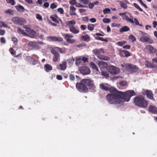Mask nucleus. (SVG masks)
<instances>
[{
  "instance_id": "nucleus-33",
  "label": "nucleus",
  "mask_w": 157,
  "mask_h": 157,
  "mask_svg": "<svg viewBox=\"0 0 157 157\" xmlns=\"http://www.w3.org/2000/svg\"><path fill=\"white\" fill-rule=\"evenodd\" d=\"M17 32L19 34H21L24 35H27V33L25 32L19 28H18Z\"/></svg>"
},
{
  "instance_id": "nucleus-53",
  "label": "nucleus",
  "mask_w": 157,
  "mask_h": 157,
  "mask_svg": "<svg viewBox=\"0 0 157 157\" xmlns=\"http://www.w3.org/2000/svg\"><path fill=\"white\" fill-rule=\"evenodd\" d=\"M75 60V59L72 58H70L67 60V61L69 63H72Z\"/></svg>"
},
{
  "instance_id": "nucleus-19",
  "label": "nucleus",
  "mask_w": 157,
  "mask_h": 157,
  "mask_svg": "<svg viewBox=\"0 0 157 157\" xmlns=\"http://www.w3.org/2000/svg\"><path fill=\"white\" fill-rule=\"evenodd\" d=\"M76 8L74 6H71L70 7V14L71 15H76L75 11Z\"/></svg>"
},
{
  "instance_id": "nucleus-42",
  "label": "nucleus",
  "mask_w": 157,
  "mask_h": 157,
  "mask_svg": "<svg viewBox=\"0 0 157 157\" xmlns=\"http://www.w3.org/2000/svg\"><path fill=\"white\" fill-rule=\"evenodd\" d=\"M102 21L103 22L105 23H109L111 21V20L109 19L106 18H104L102 20Z\"/></svg>"
},
{
  "instance_id": "nucleus-11",
  "label": "nucleus",
  "mask_w": 157,
  "mask_h": 157,
  "mask_svg": "<svg viewBox=\"0 0 157 157\" xmlns=\"http://www.w3.org/2000/svg\"><path fill=\"white\" fill-rule=\"evenodd\" d=\"M79 70L81 73L84 75L89 74L90 72L89 68L86 66H83L80 67Z\"/></svg>"
},
{
  "instance_id": "nucleus-24",
  "label": "nucleus",
  "mask_w": 157,
  "mask_h": 157,
  "mask_svg": "<svg viewBox=\"0 0 157 157\" xmlns=\"http://www.w3.org/2000/svg\"><path fill=\"white\" fill-rule=\"evenodd\" d=\"M69 28L70 31L74 34H77L79 32V31L78 30L76 29L75 27L74 26H71Z\"/></svg>"
},
{
  "instance_id": "nucleus-4",
  "label": "nucleus",
  "mask_w": 157,
  "mask_h": 157,
  "mask_svg": "<svg viewBox=\"0 0 157 157\" xmlns=\"http://www.w3.org/2000/svg\"><path fill=\"white\" fill-rule=\"evenodd\" d=\"M93 53L96 55L97 57L100 59H103L105 60H108L110 59V58L109 57L105 56L103 55H101V52L103 54L104 53V51L103 48H100V49H95L92 51Z\"/></svg>"
},
{
  "instance_id": "nucleus-62",
  "label": "nucleus",
  "mask_w": 157,
  "mask_h": 157,
  "mask_svg": "<svg viewBox=\"0 0 157 157\" xmlns=\"http://www.w3.org/2000/svg\"><path fill=\"white\" fill-rule=\"evenodd\" d=\"M120 84L122 86H124L127 84V82L125 81H121L120 82Z\"/></svg>"
},
{
  "instance_id": "nucleus-48",
  "label": "nucleus",
  "mask_w": 157,
  "mask_h": 157,
  "mask_svg": "<svg viewBox=\"0 0 157 157\" xmlns=\"http://www.w3.org/2000/svg\"><path fill=\"white\" fill-rule=\"evenodd\" d=\"M129 38L132 40L133 42L136 40L135 37L132 35H131L129 36Z\"/></svg>"
},
{
  "instance_id": "nucleus-63",
  "label": "nucleus",
  "mask_w": 157,
  "mask_h": 157,
  "mask_svg": "<svg viewBox=\"0 0 157 157\" xmlns=\"http://www.w3.org/2000/svg\"><path fill=\"white\" fill-rule=\"evenodd\" d=\"M123 48L124 49H129L130 48V46L129 45H126L123 46Z\"/></svg>"
},
{
  "instance_id": "nucleus-44",
  "label": "nucleus",
  "mask_w": 157,
  "mask_h": 157,
  "mask_svg": "<svg viewBox=\"0 0 157 157\" xmlns=\"http://www.w3.org/2000/svg\"><path fill=\"white\" fill-rule=\"evenodd\" d=\"M101 73L102 75L105 77H109V75L107 72L102 71Z\"/></svg>"
},
{
  "instance_id": "nucleus-8",
  "label": "nucleus",
  "mask_w": 157,
  "mask_h": 157,
  "mask_svg": "<svg viewBox=\"0 0 157 157\" xmlns=\"http://www.w3.org/2000/svg\"><path fill=\"white\" fill-rule=\"evenodd\" d=\"M143 35L140 38V40L143 42H148V43L151 44L153 43V41L148 37L147 33L142 32Z\"/></svg>"
},
{
  "instance_id": "nucleus-9",
  "label": "nucleus",
  "mask_w": 157,
  "mask_h": 157,
  "mask_svg": "<svg viewBox=\"0 0 157 157\" xmlns=\"http://www.w3.org/2000/svg\"><path fill=\"white\" fill-rule=\"evenodd\" d=\"M107 70L110 73L113 75L117 74L120 72V69L119 68L112 65L108 66Z\"/></svg>"
},
{
  "instance_id": "nucleus-6",
  "label": "nucleus",
  "mask_w": 157,
  "mask_h": 157,
  "mask_svg": "<svg viewBox=\"0 0 157 157\" xmlns=\"http://www.w3.org/2000/svg\"><path fill=\"white\" fill-rule=\"evenodd\" d=\"M76 86L78 90L81 92L85 93L88 90L87 87L86 86L85 83L82 82V80L81 82L77 83Z\"/></svg>"
},
{
  "instance_id": "nucleus-50",
  "label": "nucleus",
  "mask_w": 157,
  "mask_h": 157,
  "mask_svg": "<svg viewBox=\"0 0 157 157\" xmlns=\"http://www.w3.org/2000/svg\"><path fill=\"white\" fill-rule=\"evenodd\" d=\"M124 55L126 57H128L130 56V53L126 50H124Z\"/></svg>"
},
{
  "instance_id": "nucleus-10",
  "label": "nucleus",
  "mask_w": 157,
  "mask_h": 157,
  "mask_svg": "<svg viewBox=\"0 0 157 157\" xmlns=\"http://www.w3.org/2000/svg\"><path fill=\"white\" fill-rule=\"evenodd\" d=\"M63 36L64 37L66 41L69 44H73L75 42V40L71 39L74 37L73 35L71 34L66 33L64 34Z\"/></svg>"
},
{
  "instance_id": "nucleus-16",
  "label": "nucleus",
  "mask_w": 157,
  "mask_h": 157,
  "mask_svg": "<svg viewBox=\"0 0 157 157\" xmlns=\"http://www.w3.org/2000/svg\"><path fill=\"white\" fill-rule=\"evenodd\" d=\"M145 94L147 98L153 100H154L152 91L150 90H145Z\"/></svg>"
},
{
  "instance_id": "nucleus-27",
  "label": "nucleus",
  "mask_w": 157,
  "mask_h": 157,
  "mask_svg": "<svg viewBox=\"0 0 157 157\" xmlns=\"http://www.w3.org/2000/svg\"><path fill=\"white\" fill-rule=\"evenodd\" d=\"M52 66L49 64H46L45 65L44 69L45 71L48 72L52 69Z\"/></svg>"
},
{
  "instance_id": "nucleus-37",
  "label": "nucleus",
  "mask_w": 157,
  "mask_h": 157,
  "mask_svg": "<svg viewBox=\"0 0 157 157\" xmlns=\"http://www.w3.org/2000/svg\"><path fill=\"white\" fill-rule=\"evenodd\" d=\"M41 48V47H40L39 45L37 44L35 42V44L34 46V48H33V50H38L40 49Z\"/></svg>"
},
{
  "instance_id": "nucleus-31",
  "label": "nucleus",
  "mask_w": 157,
  "mask_h": 157,
  "mask_svg": "<svg viewBox=\"0 0 157 157\" xmlns=\"http://www.w3.org/2000/svg\"><path fill=\"white\" fill-rule=\"evenodd\" d=\"M5 13H7L9 14L10 15H13V10L10 9H8L5 11Z\"/></svg>"
},
{
  "instance_id": "nucleus-36",
  "label": "nucleus",
  "mask_w": 157,
  "mask_h": 157,
  "mask_svg": "<svg viewBox=\"0 0 157 157\" xmlns=\"http://www.w3.org/2000/svg\"><path fill=\"white\" fill-rule=\"evenodd\" d=\"M59 58V55L58 53L54 55V57L53 59V60L54 62H56Z\"/></svg>"
},
{
  "instance_id": "nucleus-23",
  "label": "nucleus",
  "mask_w": 157,
  "mask_h": 157,
  "mask_svg": "<svg viewBox=\"0 0 157 157\" xmlns=\"http://www.w3.org/2000/svg\"><path fill=\"white\" fill-rule=\"evenodd\" d=\"M76 22L74 20H72L71 21H69L67 22L66 26L68 27L69 28L71 27V26H73L74 25L76 24Z\"/></svg>"
},
{
  "instance_id": "nucleus-45",
  "label": "nucleus",
  "mask_w": 157,
  "mask_h": 157,
  "mask_svg": "<svg viewBox=\"0 0 157 157\" xmlns=\"http://www.w3.org/2000/svg\"><path fill=\"white\" fill-rule=\"evenodd\" d=\"M126 41H119L117 42L116 44L117 45L120 46H122L125 43H126Z\"/></svg>"
},
{
  "instance_id": "nucleus-47",
  "label": "nucleus",
  "mask_w": 157,
  "mask_h": 157,
  "mask_svg": "<svg viewBox=\"0 0 157 157\" xmlns=\"http://www.w3.org/2000/svg\"><path fill=\"white\" fill-rule=\"evenodd\" d=\"M36 18L39 20L42 21V16L39 14H36Z\"/></svg>"
},
{
  "instance_id": "nucleus-14",
  "label": "nucleus",
  "mask_w": 157,
  "mask_h": 157,
  "mask_svg": "<svg viewBox=\"0 0 157 157\" xmlns=\"http://www.w3.org/2000/svg\"><path fill=\"white\" fill-rule=\"evenodd\" d=\"M119 3V5L121 8L124 9H126L127 8V4H129L128 1L127 0H124L123 1H118L117 2Z\"/></svg>"
},
{
  "instance_id": "nucleus-57",
  "label": "nucleus",
  "mask_w": 157,
  "mask_h": 157,
  "mask_svg": "<svg viewBox=\"0 0 157 157\" xmlns=\"http://www.w3.org/2000/svg\"><path fill=\"white\" fill-rule=\"evenodd\" d=\"M89 8L90 9H92L94 6V4L92 3H90L89 4Z\"/></svg>"
},
{
  "instance_id": "nucleus-35",
  "label": "nucleus",
  "mask_w": 157,
  "mask_h": 157,
  "mask_svg": "<svg viewBox=\"0 0 157 157\" xmlns=\"http://www.w3.org/2000/svg\"><path fill=\"white\" fill-rule=\"evenodd\" d=\"M82 61L81 58L80 57L77 58L76 59L75 64L77 66H78L81 63Z\"/></svg>"
},
{
  "instance_id": "nucleus-52",
  "label": "nucleus",
  "mask_w": 157,
  "mask_h": 157,
  "mask_svg": "<svg viewBox=\"0 0 157 157\" xmlns=\"http://www.w3.org/2000/svg\"><path fill=\"white\" fill-rule=\"evenodd\" d=\"M57 6L56 5L55 3H53L50 5V8L52 9H54L56 8Z\"/></svg>"
},
{
  "instance_id": "nucleus-43",
  "label": "nucleus",
  "mask_w": 157,
  "mask_h": 157,
  "mask_svg": "<svg viewBox=\"0 0 157 157\" xmlns=\"http://www.w3.org/2000/svg\"><path fill=\"white\" fill-rule=\"evenodd\" d=\"M134 6L137 9L139 10L140 11H143V10L136 3H133Z\"/></svg>"
},
{
  "instance_id": "nucleus-39",
  "label": "nucleus",
  "mask_w": 157,
  "mask_h": 157,
  "mask_svg": "<svg viewBox=\"0 0 157 157\" xmlns=\"http://www.w3.org/2000/svg\"><path fill=\"white\" fill-rule=\"evenodd\" d=\"M110 10L109 8H106L103 10V12L104 14H105L110 13Z\"/></svg>"
},
{
  "instance_id": "nucleus-32",
  "label": "nucleus",
  "mask_w": 157,
  "mask_h": 157,
  "mask_svg": "<svg viewBox=\"0 0 157 157\" xmlns=\"http://www.w3.org/2000/svg\"><path fill=\"white\" fill-rule=\"evenodd\" d=\"M0 23L2 27L7 28L8 29L10 28V27H8V25L3 21H0Z\"/></svg>"
},
{
  "instance_id": "nucleus-58",
  "label": "nucleus",
  "mask_w": 157,
  "mask_h": 157,
  "mask_svg": "<svg viewBox=\"0 0 157 157\" xmlns=\"http://www.w3.org/2000/svg\"><path fill=\"white\" fill-rule=\"evenodd\" d=\"M89 20L91 23H95L96 21V19L94 18H92L90 19Z\"/></svg>"
},
{
  "instance_id": "nucleus-60",
  "label": "nucleus",
  "mask_w": 157,
  "mask_h": 157,
  "mask_svg": "<svg viewBox=\"0 0 157 157\" xmlns=\"http://www.w3.org/2000/svg\"><path fill=\"white\" fill-rule=\"evenodd\" d=\"M82 20L83 21L88 22V21L89 18L88 17H85L82 18Z\"/></svg>"
},
{
  "instance_id": "nucleus-22",
  "label": "nucleus",
  "mask_w": 157,
  "mask_h": 157,
  "mask_svg": "<svg viewBox=\"0 0 157 157\" xmlns=\"http://www.w3.org/2000/svg\"><path fill=\"white\" fill-rule=\"evenodd\" d=\"M15 7L18 11L21 12H24L25 10L24 7L20 5L16 6Z\"/></svg>"
},
{
  "instance_id": "nucleus-49",
  "label": "nucleus",
  "mask_w": 157,
  "mask_h": 157,
  "mask_svg": "<svg viewBox=\"0 0 157 157\" xmlns=\"http://www.w3.org/2000/svg\"><path fill=\"white\" fill-rule=\"evenodd\" d=\"M50 17L53 21L56 23H58V21L57 20V19L55 18V17L52 16H51Z\"/></svg>"
},
{
  "instance_id": "nucleus-40",
  "label": "nucleus",
  "mask_w": 157,
  "mask_h": 157,
  "mask_svg": "<svg viewBox=\"0 0 157 157\" xmlns=\"http://www.w3.org/2000/svg\"><path fill=\"white\" fill-rule=\"evenodd\" d=\"M7 3L10 4L12 6L15 4V2L14 0H6Z\"/></svg>"
},
{
  "instance_id": "nucleus-64",
  "label": "nucleus",
  "mask_w": 157,
  "mask_h": 157,
  "mask_svg": "<svg viewBox=\"0 0 157 157\" xmlns=\"http://www.w3.org/2000/svg\"><path fill=\"white\" fill-rule=\"evenodd\" d=\"M38 45V44H44V43L42 41H40L39 40L37 41V42H35Z\"/></svg>"
},
{
  "instance_id": "nucleus-17",
  "label": "nucleus",
  "mask_w": 157,
  "mask_h": 157,
  "mask_svg": "<svg viewBox=\"0 0 157 157\" xmlns=\"http://www.w3.org/2000/svg\"><path fill=\"white\" fill-rule=\"evenodd\" d=\"M90 66L94 70L96 74H98L100 73V71L98 68L97 66L93 63L91 62L90 64Z\"/></svg>"
},
{
  "instance_id": "nucleus-61",
  "label": "nucleus",
  "mask_w": 157,
  "mask_h": 157,
  "mask_svg": "<svg viewBox=\"0 0 157 157\" xmlns=\"http://www.w3.org/2000/svg\"><path fill=\"white\" fill-rule=\"evenodd\" d=\"M5 31L4 30L1 29L0 30V35H4L5 33Z\"/></svg>"
},
{
  "instance_id": "nucleus-2",
  "label": "nucleus",
  "mask_w": 157,
  "mask_h": 157,
  "mask_svg": "<svg viewBox=\"0 0 157 157\" xmlns=\"http://www.w3.org/2000/svg\"><path fill=\"white\" fill-rule=\"evenodd\" d=\"M134 102L136 105L144 108H146L148 105L147 101L142 96L135 97L134 99Z\"/></svg>"
},
{
  "instance_id": "nucleus-3",
  "label": "nucleus",
  "mask_w": 157,
  "mask_h": 157,
  "mask_svg": "<svg viewBox=\"0 0 157 157\" xmlns=\"http://www.w3.org/2000/svg\"><path fill=\"white\" fill-rule=\"evenodd\" d=\"M121 66L130 73L135 72L139 70L138 67L136 66L129 63L121 64Z\"/></svg>"
},
{
  "instance_id": "nucleus-29",
  "label": "nucleus",
  "mask_w": 157,
  "mask_h": 157,
  "mask_svg": "<svg viewBox=\"0 0 157 157\" xmlns=\"http://www.w3.org/2000/svg\"><path fill=\"white\" fill-rule=\"evenodd\" d=\"M129 30V28L128 27L126 26H124L122 28L120 29L119 31L121 33H122L124 32H126Z\"/></svg>"
},
{
  "instance_id": "nucleus-25",
  "label": "nucleus",
  "mask_w": 157,
  "mask_h": 157,
  "mask_svg": "<svg viewBox=\"0 0 157 157\" xmlns=\"http://www.w3.org/2000/svg\"><path fill=\"white\" fill-rule=\"evenodd\" d=\"M145 66L149 68H153L155 67V66L154 64L148 61H146L145 62Z\"/></svg>"
},
{
  "instance_id": "nucleus-20",
  "label": "nucleus",
  "mask_w": 157,
  "mask_h": 157,
  "mask_svg": "<svg viewBox=\"0 0 157 157\" xmlns=\"http://www.w3.org/2000/svg\"><path fill=\"white\" fill-rule=\"evenodd\" d=\"M98 64L101 69L106 68L107 65V63L104 62H98Z\"/></svg>"
},
{
  "instance_id": "nucleus-1",
  "label": "nucleus",
  "mask_w": 157,
  "mask_h": 157,
  "mask_svg": "<svg viewBox=\"0 0 157 157\" xmlns=\"http://www.w3.org/2000/svg\"><path fill=\"white\" fill-rule=\"evenodd\" d=\"M99 87L102 90H110V93L106 95V98L108 102L111 104L120 105L125 101H128L132 96L136 95L133 90H128L124 92L118 91L115 89H110L109 85L106 83H101Z\"/></svg>"
},
{
  "instance_id": "nucleus-21",
  "label": "nucleus",
  "mask_w": 157,
  "mask_h": 157,
  "mask_svg": "<svg viewBox=\"0 0 157 157\" xmlns=\"http://www.w3.org/2000/svg\"><path fill=\"white\" fill-rule=\"evenodd\" d=\"M149 110L153 113H157V108L154 106H150L149 108Z\"/></svg>"
},
{
  "instance_id": "nucleus-55",
  "label": "nucleus",
  "mask_w": 157,
  "mask_h": 157,
  "mask_svg": "<svg viewBox=\"0 0 157 157\" xmlns=\"http://www.w3.org/2000/svg\"><path fill=\"white\" fill-rule=\"evenodd\" d=\"M69 3L71 5H75L77 4L76 0H72L70 1Z\"/></svg>"
},
{
  "instance_id": "nucleus-46",
  "label": "nucleus",
  "mask_w": 157,
  "mask_h": 157,
  "mask_svg": "<svg viewBox=\"0 0 157 157\" xmlns=\"http://www.w3.org/2000/svg\"><path fill=\"white\" fill-rule=\"evenodd\" d=\"M57 48H53L52 50H51V53L54 55H56V54H57V53H57V52H56V51H57Z\"/></svg>"
},
{
  "instance_id": "nucleus-26",
  "label": "nucleus",
  "mask_w": 157,
  "mask_h": 157,
  "mask_svg": "<svg viewBox=\"0 0 157 157\" xmlns=\"http://www.w3.org/2000/svg\"><path fill=\"white\" fill-rule=\"evenodd\" d=\"M90 37L88 35H86L81 36V39L83 41L86 42L89 41L90 40Z\"/></svg>"
},
{
  "instance_id": "nucleus-51",
  "label": "nucleus",
  "mask_w": 157,
  "mask_h": 157,
  "mask_svg": "<svg viewBox=\"0 0 157 157\" xmlns=\"http://www.w3.org/2000/svg\"><path fill=\"white\" fill-rule=\"evenodd\" d=\"M80 1L82 2L83 3L86 5L88 4L89 2V0H79Z\"/></svg>"
},
{
  "instance_id": "nucleus-30",
  "label": "nucleus",
  "mask_w": 157,
  "mask_h": 157,
  "mask_svg": "<svg viewBox=\"0 0 157 157\" xmlns=\"http://www.w3.org/2000/svg\"><path fill=\"white\" fill-rule=\"evenodd\" d=\"M35 42H33L32 41H30L28 44V46L29 47H31L32 50L34 47V45L35 44Z\"/></svg>"
},
{
  "instance_id": "nucleus-7",
  "label": "nucleus",
  "mask_w": 157,
  "mask_h": 157,
  "mask_svg": "<svg viewBox=\"0 0 157 157\" xmlns=\"http://www.w3.org/2000/svg\"><path fill=\"white\" fill-rule=\"evenodd\" d=\"M82 82L85 83L88 89L94 90L95 88L96 87L93 81L90 79H85L82 80Z\"/></svg>"
},
{
  "instance_id": "nucleus-18",
  "label": "nucleus",
  "mask_w": 157,
  "mask_h": 157,
  "mask_svg": "<svg viewBox=\"0 0 157 157\" xmlns=\"http://www.w3.org/2000/svg\"><path fill=\"white\" fill-rule=\"evenodd\" d=\"M146 48L152 53H155L157 51V49L151 45H148L146 46Z\"/></svg>"
},
{
  "instance_id": "nucleus-12",
  "label": "nucleus",
  "mask_w": 157,
  "mask_h": 157,
  "mask_svg": "<svg viewBox=\"0 0 157 157\" xmlns=\"http://www.w3.org/2000/svg\"><path fill=\"white\" fill-rule=\"evenodd\" d=\"M47 40L49 41H58L59 42L62 41L63 39L60 37L48 36L47 37Z\"/></svg>"
},
{
  "instance_id": "nucleus-13",
  "label": "nucleus",
  "mask_w": 157,
  "mask_h": 157,
  "mask_svg": "<svg viewBox=\"0 0 157 157\" xmlns=\"http://www.w3.org/2000/svg\"><path fill=\"white\" fill-rule=\"evenodd\" d=\"M126 13V12H124L123 13H120L119 14V15L122 17L123 19L127 21H128L131 23H134V21L133 20L132 18H129L125 14Z\"/></svg>"
},
{
  "instance_id": "nucleus-38",
  "label": "nucleus",
  "mask_w": 157,
  "mask_h": 157,
  "mask_svg": "<svg viewBox=\"0 0 157 157\" xmlns=\"http://www.w3.org/2000/svg\"><path fill=\"white\" fill-rule=\"evenodd\" d=\"M95 39L98 40H101L102 41H104L105 42H107L108 40L107 39H104V38L102 37H96Z\"/></svg>"
},
{
  "instance_id": "nucleus-41",
  "label": "nucleus",
  "mask_w": 157,
  "mask_h": 157,
  "mask_svg": "<svg viewBox=\"0 0 157 157\" xmlns=\"http://www.w3.org/2000/svg\"><path fill=\"white\" fill-rule=\"evenodd\" d=\"M119 54L120 55L123 57H124V50H122L121 49H120L119 50Z\"/></svg>"
},
{
  "instance_id": "nucleus-34",
  "label": "nucleus",
  "mask_w": 157,
  "mask_h": 157,
  "mask_svg": "<svg viewBox=\"0 0 157 157\" xmlns=\"http://www.w3.org/2000/svg\"><path fill=\"white\" fill-rule=\"evenodd\" d=\"M88 29L90 31H92L94 30V25L90 24L88 25Z\"/></svg>"
},
{
  "instance_id": "nucleus-54",
  "label": "nucleus",
  "mask_w": 157,
  "mask_h": 157,
  "mask_svg": "<svg viewBox=\"0 0 157 157\" xmlns=\"http://www.w3.org/2000/svg\"><path fill=\"white\" fill-rule=\"evenodd\" d=\"M58 11L61 14H63L64 13V10L62 8H60L58 9Z\"/></svg>"
},
{
  "instance_id": "nucleus-59",
  "label": "nucleus",
  "mask_w": 157,
  "mask_h": 157,
  "mask_svg": "<svg viewBox=\"0 0 157 157\" xmlns=\"http://www.w3.org/2000/svg\"><path fill=\"white\" fill-rule=\"evenodd\" d=\"M69 78L72 81H73L75 78L74 76L71 74L69 75Z\"/></svg>"
},
{
  "instance_id": "nucleus-15",
  "label": "nucleus",
  "mask_w": 157,
  "mask_h": 157,
  "mask_svg": "<svg viewBox=\"0 0 157 157\" xmlns=\"http://www.w3.org/2000/svg\"><path fill=\"white\" fill-rule=\"evenodd\" d=\"M26 31L27 33L26 35L32 38L34 37L36 34L35 31L30 29H29L28 30H26Z\"/></svg>"
},
{
  "instance_id": "nucleus-5",
  "label": "nucleus",
  "mask_w": 157,
  "mask_h": 157,
  "mask_svg": "<svg viewBox=\"0 0 157 157\" xmlns=\"http://www.w3.org/2000/svg\"><path fill=\"white\" fill-rule=\"evenodd\" d=\"M12 22L16 25H22L26 23V21L25 19L23 18L20 17H18L13 18L11 20Z\"/></svg>"
},
{
  "instance_id": "nucleus-28",
  "label": "nucleus",
  "mask_w": 157,
  "mask_h": 157,
  "mask_svg": "<svg viewBox=\"0 0 157 157\" xmlns=\"http://www.w3.org/2000/svg\"><path fill=\"white\" fill-rule=\"evenodd\" d=\"M60 70H64L67 68V62H64L60 65Z\"/></svg>"
},
{
  "instance_id": "nucleus-56",
  "label": "nucleus",
  "mask_w": 157,
  "mask_h": 157,
  "mask_svg": "<svg viewBox=\"0 0 157 157\" xmlns=\"http://www.w3.org/2000/svg\"><path fill=\"white\" fill-rule=\"evenodd\" d=\"M0 42L2 43L5 44L6 42V40L5 38L4 37H1L0 39Z\"/></svg>"
}]
</instances>
